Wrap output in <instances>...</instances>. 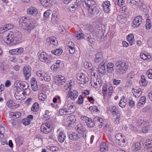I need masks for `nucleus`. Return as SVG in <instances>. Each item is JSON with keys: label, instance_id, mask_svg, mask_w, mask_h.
<instances>
[{"label": "nucleus", "instance_id": "nucleus-1", "mask_svg": "<svg viewBox=\"0 0 152 152\" xmlns=\"http://www.w3.org/2000/svg\"><path fill=\"white\" fill-rule=\"evenodd\" d=\"M5 42L7 44L14 45L21 42L22 41V35L20 32L16 31L14 33L10 31L4 39Z\"/></svg>", "mask_w": 152, "mask_h": 152}, {"label": "nucleus", "instance_id": "nucleus-2", "mask_svg": "<svg viewBox=\"0 0 152 152\" xmlns=\"http://www.w3.org/2000/svg\"><path fill=\"white\" fill-rule=\"evenodd\" d=\"M34 22V20L23 17L20 19L19 25L22 29L30 33L33 29H35Z\"/></svg>", "mask_w": 152, "mask_h": 152}, {"label": "nucleus", "instance_id": "nucleus-3", "mask_svg": "<svg viewBox=\"0 0 152 152\" xmlns=\"http://www.w3.org/2000/svg\"><path fill=\"white\" fill-rule=\"evenodd\" d=\"M115 64L117 67L115 72L119 75L124 74L128 68V62L124 60L117 61H116Z\"/></svg>", "mask_w": 152, "mask_h": 152}, {"label": "nucleus", "instance_id": "nucleus-4", "mask_svg": "<svg viewBox=\"0 0 152 152\" xmlns=\"http://www.w3.org/2000/svg\"><path fill=\"white\" fill-rule=\"evenodd\" d=\"M83 4H85L88 7L89 13L94 15L96 12L95 2L93 0H84Z\"/></svg>", "mask_w": 152, "mask_h": 152}, {"label": "nucleus", "instance_id": "nucleus-5", "mask_svg": "<svg viewBox=\"0 0 152 152\" xmlns=\"http://www.w3.org/2000/svg\"><path fill=\"white\" fill-rule=\"evenodd\" d=\"M65 110L68 115L73 113L75 110V105L72 103L66 102L64 106Z\"/></svg>", "mask_w": 152, "mask_h": 152}, {"label": "nucleus", "instance_id": "nucleus-6", "mask_svg": "<svg viewBox=\"0 0 152 152\" xmlns=\"http://www.w3.org/2000/svg\"><path fill=\"white\" fill-rule=\"evenodd\" d=\"M110 111L113 116H115L114 123L118 124L119 122L120 114L118 113L117 108L115 106H112L109 107Z\"/></svg>", "mask_w": 152, "mask_h": 152}, {"label": "nucleus", "instance_id": "nucleus-7", "mask_svg": "<svg viewBox=\"0 0 152 152\" xmlns=\"http://www.w3.org/2000/svg\"><path fill=\"white\" fill-rule=\"evenodd\" d=\"M40 129L41 132L43 133L47 134L51 131L52 128L49 123H46L42 124Z\"/></svg>", "mask_w": 152, "mask_h": 152}, {"label": "nucleus", "instance_id": "nucleus-8", "mask_svg": "<svg viewBox=\"0 0 152 152\" xmlns=\"http://www.w3.org/2000/svg\"><path fill=\"white\" fill-rule=\"evenodd\" d=\"M81 119L82 120L85 121L87 126L89 128H92L95 126L96 122L94 121V119L93 120L86 116L81 117Z\"/></svg>", "mask_w": 152, "mask_h": 152}, {"label": "nucleus", "instance_id": "nucleus-9", "mask_svg": "<svg viewBox=\"0 0 152 152\" xmlns=\"http://www.w3.org/2000/svg\"><path fill=\"white\" fill-rule=\"evenodd\" d=\"M31 68L29 66H24L23 72L25 79L26 80H28L31 75Z\"/></svg>", "mask_w": 152, "mask_h": 152}, {"label": "nucleus", "instance_id": "nucleus-10", "mask_svg": "<svg viewBox=\"0 0 152 152\" xmlns=\"http://www.w3.org/2000/svg\"><path fill=\"white\" fill-rule=\"evenodd\" d=\"M17 86L20 89L26 90L27 91L30 92L29 88V85L26 82H20L17 83Z\"/></svg>", "mask_w": 152, "mask_h": 152}, {"label": "nucleus", "instance_id": "nucleus-11", "mask_svg": "<svg viewBox=\"0 0 152 152\" xmlns=\"http://www.w3.org/2000/svg\"><path fill=\"white\" fill-rule=\"evenodd\" d=\"M142 18L141 16H138L135 17L132 23V26L134 27L139 26L142 22Z\"/></svg>", "mask_w": 152, "mask_h": 152}, {"label": "nucleus", "instance_id": "nucleus-12", "mask_svg": "<svg viewBox=\"0 0 152 152\" xmlns=\"http://www.w3.org/2000/svg\"><path fill=\"white\" fill-rule=\"evenodd\" d=\"M105 63L102 62L100 64L98 68V71L99 73L102 74L104 75L106 73V70L105 68V65H104Z\"/></svg>", "mask_w": 152, "mask_h": 152}, {"label": "nucleus", "instance_id": "nucleus-13", "mask_svg": "<svg viewBox=\"0 0 152 152\" xmlns=\"http://www.w3.org/2000/svg\"><path fill=\"white\" fill-rule=\"evenodd\" d=\"M103 56L101 52H97L95 55V58L94 59V61L95 63L103 62Z\"/></svg>", "mask_w": 152, "mask_h": 152}, {"label": "nucleus", "instance_id": "nucleus-14", "mask_svg": "<svg viewBox=\"0 0 152 152\" xmlns=\"http://www.w3.org/2000/svg\"><path fill=\"white\" fill-rule=\"evenodd\" d=\"M81 137L80 134L73 132L69 135V138L71 140H77Z\"/></svg>", "mask_w": 152, "mask_h": 152}, {"label": "nucleus", "instance_id": "nucleus-15", "mask_svg": "<svg viewBox=\"0 0 152 152\" xmlns=\"http://www.w3.org/2000/svg\"><path fill=\"white\" fill-rule=\"evenodd\" d=\"M46 54L45 52H42L40 54L39 56V59L40 60L42 61H45V62H50V61L49 59L48 58L46 57Z\"/></svg>", "mask_w": 152, "mask_h": 152}, {"label": "nucleus", "instance_id": "nucleus-16", "mask_svg": "<svg viewBox=\"0 0 152 152\" xmlns=\"http://www.w3.org/2000/svg\"><path fill=\"white\" fill-rule=\"evenodd\" d=\"M16 88V90L14 94V96L15 98L18 100H22L23 98L22 97V95L23 94V92L22 91H18V90L17 91V89H18L17 87H14V89Z\"/></svg>", "mask_w": 152, "mask_h": 152}, {"label": "nucleus", "instance_id": "nucleus-17", "mask_svg": "<svg viewBox=\"0 0 152 152\" xmlns=\"http://www.w3.org/2000/svg\"><path fill=\"white\" fill-rule=\"evenodd\" d=\"M7 105L8 107L11 109H14L16 107H18L20 105L18 104H15V103L13 100L11 99L9 100L8 101Z\"/></svg>", "mask_w": 152, "mask_h": 152}, {"label": "nucleus", "instance_id": "nucleus-18", "mask_svg": "<svg viewBox=\"0 0 152 152\" xmlns=\"http://www.w3.org/2000/svg\"><path fill=\"white\" fill-rule=\"evenodd\" d=\"M76 118L74 115H71L69 116L67 118V121H69V125L73 124V125L75 124Z\"/></svg>", "mask_w": 152, "mask_h": 152}, {"label": "nucleus", "instance_id": "nucleus-19", "mask_svg": "<svg viewBox=\"0 0 152 152\" xmlns=\"http://www.w3.org/2000/svg\"><path fill=\"white\" fill-rule=\"evenodd\" d=\"M42 4L45 7H50L52 0H40Z\"/></svg>", "mask_w": 152, "mask_h": 152}, {"label": "nucleus", "instance_id": "nucleus-20", "mask_svg": "<svg viewBox=\"0 0 152 152\" xmlns=\"http://www.w3.org/2000/svg\"><path fill=\"white\" fill-rule=\"evenodd\" d=\"M84 75L82 74L80 76V79L78 80L77 82L80 84V86L82 87L86 86V83L84 82Z\"/></svg>", "mask_w": 152, "mask_h": 152}, {"label": "nucleus", "instance_id": "nucleus-21", "mask_svg": "<svg viewBox=\"0 0 152 152\" xmlns=\"http://www.w3.org/2000/svg\"><path fill=\"white\" fill-rule=\"evenodd\" d=\"M66 138L65 134L62 131L60 132L58 137V141L60 142H63Z\"/></svg>", "mask_w": 152, "mask_h": 152}, {"label": "nucleus", "instance_id": "nucleus-22", "mask_svg": "<svg viewBox=\"0 0 152 152\" xmlns=\"http://www.w3.org/2000/svg\"><path fill=\"white\" fill-rule=\"evenodd\" d=\"M126 39L131 45H133L135 41L134 40V36L133 34H129L127 37Z\"/></svg>", "mask_w": 152, "mask_h": 152}, {"label": "nucleus", "instance_id": "nucleus-23", "mask_svg": "<svg viewBox=\"0 0 152 152\" xmlns=\"http://www.w3.org/2000/svg\"><path fill=\"white\" fill-rule=\"evenodd\" d=\"M94 121H95L96 123L97 121L99 124L100 123V124L99 125V127L100 128L102 127L103 124V122H104L102 118L98 117H96L94 118Z\"/></svg>", "mask_w": 152, "mask_h": 152}, {"label": "nucleus", "instance_id": "nucleus-24", "mask_svg": "<svg viewBox=\"0 0 152 152\" xmlns=\"http://www.w3.org/2000/svg\"><path fill=\"white\" fill-rule=\"evenodd\" d=\"M86 39L91 44L95 43L96 39L92 37L89 34H87L86 35Z\"/></svg>", "mask_w": 152, "mask_h": 152}, {"label": "nucleus", "instance_id": "nucleus-25", "mask_svg": "<svg viewBox=\"0 0 152 152\" xmlns=\"http://www.w3.org/2000/svg\"><path fill=\"white\" fill-rule=\"evenodd\" d=\"M114 64L111 62L108 63L107 65V72L109 73H112L114 71L113 67Z\"/></svg>", "mask_w": 152, "mask_h": 152}, {"label": "nucleus", "instance_id": "nucleus-26", "mask_svg": "<svg viewBox=\"0 0 152 152\" xmlns=\"http://www.w3.org/2000/svg\"><path fill=\"white\" fill-rule=\"evenodd\" d=\"M78 94V93L77 91L74 90L73 91L70 92L69 96L72 100H74L77 97Z\"/></svg>", "mask_w": 152, "mask_h": 152}, {"label": "nucleus", "instance_id": "nucleus-27", "mask_svg": "<svg viewBox=\"0 0 152 152\" xmlns=\"http://www.w3.org/2000/svg\"><path fill=\"white\" fill-rule=\"evenodd\" d=\"M100 150L104 151H108V145L106 143L102 142L100 144Z\"/></svg>", "mask_w": 152, "mask_h": 152}, {"label": "nucleus", "instance_id": "nucleus-28", "mask_svg": "<svg viewBox=\"0 0 152 152\" xmlns=\"http://www.w3.org/2000/svg\"><path fill=\"white\" fill-rule=\"evenodd\" d=\"M57 15L56 11L53 12V14L52 15L51 21L54 24L55 23H56L58 20Z\"/></svg>", "mask_w": 152, "mask_h": 152}, {"label": "nucleus", "instance_id": "nucleus-29", "mask_svg": "<svg viewBox=\"0 0 152 152\" xmlns=\"http://www.w3.org/2000/svg\"><path fill=\"white\" fill-rule=\"evenodd\" d=\"M141 79L140 80L139 83L142 84L143 86H146L148 83V81L146 80L145 77L143 75H141Z\"/></svg>", "mask_w": 152, "mask_h": 152}, {"label": "nucleus", "instance_id": "nucleus-30", "mask_svg": "<svg viewBox=\"0 0 152 152\" xmlns=\"http://www.w3.org/2000/svg\"><path fill=\"white\" fill-rule=\"evenodd\" d=\"M13 27V25L11 24H9L6 25L2 28V31H3V32L5 31H7L8 30L12 28Z\"/></svg>", "mask_w": 152, "mask_h": 152}, {"label": "nucleus", "instance_id": "nucleus-31", "mask_svg": "<svg viewBox=\"0 0 152 152\" xmlns=\"http://www.w3.org/2000/svg\"><path fill=\"white\" fill-rule=\"evenodd\" d=\"M63 50L61 49H57L56 50H52L51 52L55 55L59 56L61 54Z\"/></svg>", "mask_w": 152, "mask_h": 152}, {"label": "nucleus", "instance_id": "nucleus-32", "mask_svg": "<svg viewBox=\"0 0 152 152\" xmlns=\"http://www.w3.org/2000/svg\"><path fill=\"white\" fill-rule=\"evenodd\" d=\"M146 98L145 96H142L140 99L138 105L139 106L143 105L145 103Z\"/></svg>", "mask_w": 152, "mask_h": 152}, {"label": "nucleus", "instance_id": "nucleus-33", "mask_svg": "<svg viewBox=\"0 0 152 152\" xmlns=\"http://www.w3.org/2000/svg\"><path fill=\"white\" fill-rule=\"evenodd\" d=\"M134 76V71H131L127 74L126 77V79L127 80H131V79L133 78Z\"/></svg>", "mask_w": 152, "mask_h": 152}, {"label": "nucleus", "instance_id": "nucleus-34", "mask_svg": "<svg viewBox=\"0 0 152 152\" xmlns=\"http://www.w3.org/2000/svg\"><path fill=\"white\" fill-rule=\"evenodd\" d=\"M88 30L91 34H94L96 31V28L95 27H94L93 26L90 25L88 26Z\"/></svg>", "mask_w": 152, "mask_h": 152}, {"label": "nucleus", "instance_id": "nucleus-35", "mask_svg": "<svg viewBox=\"0 0 152 152\" xmlns=\"http://www.w3.org/2000/svg\"><path fill=\"white\" fill-rule=\"evenodd\" d=\"M39 107V104L38 103L35 102L34 103L31 108V110L34 111H37Z\"/></svg>", "mask_w": 152, "mask_h": 152}, {"label": "nucleus", "instance_id": "nucleus-36", "mask_svg": "<svg viewBox=\"0 0 152 152\" xmlns=\"http://www.w3.org/2000/svg\"><path fill=\"white\" fill-rule=\"evenodd\" d=\"M54 79L58 81H62L63 80H65V77H64L60 76L59 75H57L54 77Z\"/></svg>", "mask_w": 152, "mask_h": 152}, {"label": "nucleus", "instance_id": "nucleus-37", "mask_svg": "<svg viewBox=\"0 0 152 152\" xmlns=\"http://www.w3.org/2000/svg\"><path fill=\"white\" fill-rule=\"evenodd\" d=\"M115 138L116 139L115 140V141L116 143H119V141L123 137V136L121 134H117L115 135Z\"/></svg>", "mask_w": 152, "mask_h": 152}, {"label": "nucleus", "instance_id": "nucleus-38", "mask_svg": "<svg viewBox=\"0 0 152 152\" xmlns=\"http://www.w3.org/2000/svg\"><path fill=\"white\" fill-rule=\"evenodd\" d=\"M146 143H147V144H146L145 145V148H151L152 147V140H147L146 141Z\"/></svg>", "mask_w": 152, "mask_h": 152}, {"label": "nucleus", "instance_id": "nucleus-39", "mask_svg": "<svg viewBox=\"0 0 152 152\" xmlns=\"http://www.w3.org/2000/svg\"><path fill=\"white\" fill-rule=\"evenodd\" d=\"M75 36L78 39H83L85 37L84 34L78 32H77V33L75 34Z\"/></svg>", "mask_w": 152, "mask_h": 152}, {"label": "nucleus", "instance_id": "nucleus-40", "mask_svg": "<svg viewBox=\"0 0 152 152\" xmlns=\"http://www.w3.org/2000/svg\"><path fill=\"white\" fill-rule=\"evenodd\" d=\"M139 0H128L127 3L128 4L132 5L136 4Z\"/></svg>", "mask_w": 152, "mask_h": 152}, {"label": "nucleus", "instance_id": "nucleus-41", "mask_svg": "<svg viewBox=\"0 0 152 152\" xmlns=\"http://www.w3.org/2000/svg\"><path fill=\"white\" fill-rule=\"evenodd\" d=\"M4 130V128L0 125V138H2L3 137Z\"/></svg>", "mask_w": 152, "mask_h": 152}, {"label": "nucleus", "instance_id": "nucleus-42", "mask_svg": "<svg viewBox=\"0 0 152 152\" xmlns=\"http://www.w3.org/2000/svg\"><path fill=\"white\" fill-rule=\"evenodd\" d=\"M47 98L46 94L43 93H40L39 95V99L40 100L43 101Z\"/></svg>", "mask_w": 152, "mask_h": 152}, {"label": "nucleus", "instance_id": "nucleus-43", "mask_svg": "<svg viewBox=\"0 0 152 152\" xmlns=\"http://www.w3.org/2000/svg\"><path fill=\"white\" fill-rule=\"evenodd\" d=\"M15 141L17 143L19 144H21L23 142V138L21 137H18L15 139Z\"/></svg>", "mask_w": 152, "mask_h": 152}, {"label": "nucleus", "instance_id": "nucleus-44", "mask_svg": "<svg viewBox=\"0 0 152 152\" xmlns=\"http://www.w3.org/2000/svg\"><path fill=\"white\" fill-rule=\"evenodd\" d=\"M50 10H47L44 13V18L46 20L47 18H48L49 17L50 15L51 14V13L50 12Z\"/></svg>", "mask_w": 152, "mask_h": 152}, {"label": "nucleus", "instance_id": "nucleus-45", "mask_svg": "<svg viewBox=\"0 0 152 152\" xmlns=\"http://www.w3.org/2000/svg\"><path fill=\"white\" fill-rule=\"evenodd\" d=\"M65 80H63L62 81H60V82H58V86L59 88H62L65 87V86H64Z\"/></svg>", "mask_w": 152, "mask_h": 152}, {"label": "nucleus", "instance_id": "nucleus-46", "mask_svg": "<svg viewBox=\"0 0 152 152\" xmlns=\"http://www.w3.org/2000/svg\"><path fill=\"white\" fill-rule=\"evenodd\" d=\"M66 111L65 109L64 108L62 109H60L59 111V113L61 115H68L67 114V113H66Z\"/></svg>", "mask_w": 152, "mask_h": 152}, {"label": "nucleus", "instance_id": "nucleus-47", "mask_svg": "<svg viewBox=\"0 0 152 152\" xmlns=\"http://www.w3.org/2000/svg\"><path fill=\"white\" fill-rule=\"evenodd\" d=\"M44 80L47 82L49 81L50 80V77L48 75V74L45 73H44Z\"/></svg>", "mask_w": 152, "mask_h": 152}, {"label": "nucleus", "instance_id": "nucleus-48", "mask_svg": "<svg viewBox=\"0 0 152 152\" xmlns=\"http://www.w3.org/2000/svg\"><path fill=\"white\" fill-rule=\"evenodd\" d=\"M22 122L24 125H27L30 124V120H29L28 119L25 118L23 120Z\"/></svg>", "mask_w": 152, "mask_h": 152}, {"label": "nucleus", "instance_id": "nucleus-49", "mask_svg": "<svg viewBox=\"0 0 152 152\" xmlns=\"http://www.w3.org/2000/svg\"><path fill=\"white\" fill-rule=\"evenodd\" d=\"M83 98L84 97L83 96L81 95H80L78 98V100L77 102V103L79 104H81L83 102Z\"/></svg>", "mask_w": 152, "mask_h": 152}, {"label": "nucleus", "instance_id": "nucleus-50", "mask_svg": "<svg viewBox=\"0 0 152 152\" xmlns=\"http://www.w3.org/2000/svg\"><path fill=\"white\" fill-rule=\"evenodd\" d=\"M125 142V140L123 137L121 138L119 141V143H117L119 145L121 146V147L124 146V143Z\"/></svg>", "mask_w": 152, "mask_h": 152}, {"label": "nucleus", "instance_id": "nucleus-51", "mask_svg": "<svg viewBox=\"0 0 152 152\" xmlns=\"http://www.w3.org/2000/svg\"><path fill=\"white\" fill-rule=\"evenodd\" d=\"M21 113L19 112H16L14 113L13 117L14 118H18L20 117L21 115Z\"/></svg>", "mask_w": 152, "mask_h": 152}, {"label": "nucleus", "instance_id": "nucleus-52", "mask_svg": "<svg viewBox=\"0 0 152 152\" xmlns=\"http://www.w3.org/2000/svg\"><path fill=\"white\" fill-rule=\"evenodd\" d=\"M59 65H57L55 64H53L51 67V70H53L54 72L57 71V69L59 67Z\"/></svg>", "mask_w": 152, "mask_h": 152}, {"label": "nucleus", "instance_id": "nucleus-53", "mask_svg": "<svg viewBox=\"0 0 152 152\" xmlns=\"http://www.w3.org/2000/svg\"><path fill=\"white\" fill-rule=\"evenodd\" d=\"M146 74L149 78L152 79V69L148 70L146 72Z\"/></svg>", "mask_w": 152, "mask_h": 152}, {"label": "nucleus", "instance_id": "nucleus-54", "mask_svg": "<svg viewBox=\"0 0 152 152\" xmlns=\"http://www.w3.org/2000/svg\"><path fill=\"white\" fill-rule=\"evenodd\" d=\"M77 7L76 5L74 4L72 6H70V8L69 9L70 10L71 12H75L76 8H77Z\"/></svg>", "mask_w": 152, "mask_h": 152}, {"label": "nucleus", "instance_id": "nucleus-55", "mask_svg": "<svg viewBox=\"0 0 152 152\" xmlns=\"http://www.w3.org/2000/svg\"><path fill=\"white\" fill-rule=\"evenodd\" d=\"M109 6H103V10L106 13H108L110 12V9Z\"/></svg>", "mask_w": 152, "mask_h": 152}, {"label": "nucleus", "instance_id": "nucleus-56", "mask_svg": "<svg viewBox=\"0 0 152 152\" xmlns=\"http://www.w3.org/2000/svg\"><path fill=\"white\" fill-rule=\"evenodd\" d=\"M17 48L9 50V53L12 55H17Z\"/></svg>", "mask_w": 152, "mask_h": 152}, {"label": "nucleus", "instance_id": "nucleus-57", "mask_svg": "<svg viewBox=\"0 0 152 152\" xmlns=\"http://www.w3.org/2000/svg\"><path fill=\"white\" fill-rule=\"evenodd\" d=\"M126 104V102H124V101H123V102H121V101H120L119 103V105L122 108L124 107Z\"/></svg>", "mask_w": 152, "mask_h": 152}, {"label": "nucleus", "instance_id": "nucleus-58", "mask_svg": "<svg viewBox=\"0 0 152 152\" xmlns=\"http://www.w3.org/2000/svg\"><path fill=\"white\" fill-rule=\"evenodd\" d=\"M77 130L78 132L79 133H80L81 132H85L86 130L85 128H83V126H81V127L77 128Z\"/></svg>", "mask_w": 152, "mask_h": 152}, {"label": "nucleus", "instance_id": "nucleus-59", "mask_svg": "<svg viewBox=\"0 0 152 152\" xmlns=\"http://www.w3.org/2000/svg\"><path fill=\"white\" fill-rule=\"evenodd\" d=\"M140 144L139 142H137L135 143L134 148L135 150L138 151L140 148Z\"/></svg>", "mask_w": 152, "mask_h": 152}, {"label": "nucleus", "instance_id": "nucleus-60", "mask_svg": "<svg viewBox=\"0 0 152 152\" xmlns=\"http://www.w3.org/2000/svg\"><path fill=\"white\" fill-rule=\"evenodd\" d=\"M54 37H50L48 38L47 39V41L48 42L50 43V44L53 43Z\"/></svg>", "mask_w": 152, "mask_h": 152}, {"label": "nucleus", "instance_id": "nucleus-61", "mask_svg": "<svg viewBox=\"0 0 152 152\" xmlns=\"http://www.w3.org/2000/svg\"><path fill=\"white\" fill-rule=\"evenodd\" d=\"M121 82V80H120L114 79L113 80V83L114 85H118Z\"/></svg>", "mask_w": 152, "mask_h": 152}, {"label": "nucleus", "instance_id": "nucleus-62", "mask_svg": "<svg viewBox=\"0 0 152 152\" xmlns=\"http://www.w3.org/2000/svg\"><path fill=\"white\" fill-rule=\"evenodd\" d=\"M138 6L140 8H143L144 5L142 4V1H140V0H139V1H138V2L137 3Z\"/></svg>", "mask_w": 152, "mask_h": 152}, {"label": "nucleus", "instance_id": "nucleus-63", "mask_svg": "<svg viewBox=\"0 0 152 152\" xmlns=\"http://www.w3.org/2000/svg\"><path fill=\"white\" fill-rule=\"evenodd\" d=\"M17 55H20L22 53L23 51V48H17Z\"/></svg>", "mask_w": 152, "mask_h": 152}, {"label": "nucleus", "instance_id": "nucleus-64", "mask_svg": "<svg viewBox=\"0 0 152 152\" xmlns=\"http://www.w3.org/2000/svg\"><path fill=\"white\" fill-rule=\"evenodd\" d=\"M32 10V12L31 15H33L34 16H36L38 13V12L37 10L35 8L33 7Z\"/></svg>", "mask_w": 152, "mask_h": 152}]
</instances>
